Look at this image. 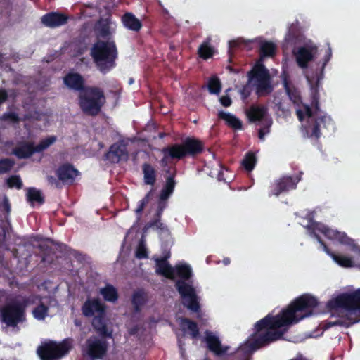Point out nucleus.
I'll return each mask as SVG.
<instances>
[{"label": "nucleus", "mask_w": 360, "mask_h": 360, "mask_svg": "<svg viewBox=\"0 0 360 360\" xmlns=\"http://www.w3.org/2000/svg\"><path fill=\"white\" fill-rule=\"evenodd\" d=\"M79 105L82 110L89 114L95 115L104 102L102 92L97 89L86 88L79 93Z\"/></svg>", "instance_id": "1"}, {"label": "nucleus", "mask_w": 360, "mask_h": 360, "mask_svg": "<svg viewBox=\"0 0 360 360\" xmlns=\"http://www.w3.org/2000/svg\"><path fill=\"white\" fill-rule=\"evenodd\" d=\"M70 349L68 342H56L47 340L41 344L37 354L41 360H57L65 355Z\"/></svg>", "instance_id": "2"}, {"label": "nucleus", "mask_w": 360, "mask_h": 360, "mask_svg": "<svg viewBox=\"0 0 360 360\" xmlns=\"http://www.w3.org/2000/svg\"><path fill=\"white\" fill-rule=\"evenodd\" d=\"M110 45L102 41H99L91 49V55L101 72L110 70Z\"/></svg>", "instance_id": "3"}, {"label": "nucleus", "mask_w": 360, "mask_h": 360, "mask_svg": "<svg viewBox=\"0 0 360 360\" xmlns=\"http://www.w3.org/2000/svg\"><path fill=\"white\" fill-rule=\"evenodd\" d=\"M1 317L2 321L8 326H15L24 319L22 306L17 303L6 305L2 309Z\"/></svg>", "instance_id": "4"}, {"label": "nucleus", "mask_w": 360, "mask_h": 360, "mask_svg": "<svg viewBox=\"0 0 360 360\" xmlns=\"http://www.w3.org/2000/svg\"><path fill=\"white\" fill-rule=\"evenodd\" d=\"M56 141L55 136H50L44 139H42L39 144L34 147L25 146L27 148L26 152L22 151L24 148H20L17 150V154L20 158H27L34 153H39L53 145Z\"/></svg>", "instance_id": "5"}, {"label": "nucleus", "mask_w": 360, "mask_h": 360, "mask_svg": "<svg viewBox=\"0 0 360 360\" xmlns=\"http://www.w3.org/2000/svg\"><path fill=\"white\" fill-rule=\"evenodd\" d=\"M83 314L86 316H91L105 314V306L99 300L94 299L86 301L82 307Z\"/></svg>", "instance_id": "6"}, {"label": "nucleus", "mask_w": 360, "mask_h": 360, "mask_svg": "<svg viewBox=\"0 0 360 360\" xmlns=\"http://www.w3.org/2000/svg\"><path fill=\"white\" fill-rule=\"evenodd\" d=\"M107 346L105 342L98 340L88 341V354L93 358H101L106 352Z\"/></svg>", "instance_id": "7"}, {"label": "nucleus", "mask_w": 360, "mask_h": 360, "mask_svg": "<svg viewBox=\"0 0 360 360\" xmlns=\"http://www.w3.org/2000/svg\"><path fill=\"white\" fill-rule=\"evenodd\" d=\"M67 17L60 13H52L44 15L41 22L48 27H57L65 24L67 22Z\"/></svg>", "instance_id": "8"}, {"label": "nucleus", "mask_w": 360, "mask_h": 360, "mask_svg": "<svg viewBox=\"0 0 360 360\" xmlns=\"http://www.w3.org/2000/svg\"><path fill=\"white\" fill-rule=\"evenodd\" d=\"M77 170L68 164L62 165L57 171L58 178L64 181L73 179L77 175Z\"/></svg>", "instance_id": "9"}, {"label": "nucleus", "mask_w": 360, "mask_h": 360, "mask_svg": "<svg viewBox=\"0 0 360 360\" xmlns=\"http://www.w3.org/2000/svg\"><path fill=\"white\" fill-rule=\"evenodd\" d=\"M65 84L70 89L79 90L83 86L84 80L77 73H70L64 78Z\"/></svg>", "instance_id": "10"}, {"label": "nucleus", "mask_w": 360, "mask_h": 360, "mask_svg": "<svg viewBox=\"0 0 360 360\" xmlns=\"http://www.w3.org/2000/svg\"><path fill=\"white\" fill-rule=\"evenodd\" d=\"M92 324L95 329L101 334L110 335V333L108 334L107 331V319L104 314L96 315L93 319Z\"/></svg>", "instance_id": "11"}, {"label": "nucleus", "mask_w": 360, "mask_h": 360, "mask_svg": "<svg viewBox=\"0 0 360 360\" xmlns=\"http://www.w3.org/2000/svg\"><path fill=\"white\" fill-rule=\"evenodd\" d=\"M27 199L32 205H41L44 200L41 193L35 188H29L27 189Z\"/></svg>", "instance_id": "12"}, {"label": "nucleus", "mask_w": 360, "mask_h": 360, "mask_svg": "<svg viewBox=\"0 0 360 360\" xmlns=\"http://www.w3.org/2000/svg\"><path fill=\"white\" fill-rule=\"evenodd\" d=\"M110 21L108 18L101 19L96 26V30L100 37H105L110 34Z\"/></svg>", "instance_id": "13"}, {"label": "nucleus", "mask_w": 360, "mask_h": 360, "mask_svg": "<svg viewBox=\"0 0 360 360\" xmlns=\"http://www.w3.org/2000/svg\"><path fill=\"white\" fill-rule=\"evenodd\" d=\"M32 314L35 319L42 320L47 315V308L44 304H40L33 310Z\"/></svg>", "instance_id": "14"}, {"label": "nucleus", "mask_w": 360, "mask_h": 360, "mask_svg": "<svg viewBox=\"0 0 360 360\" xmlns=\"http://www.w3.org/2000/svg\"><path fill=\"white\" fill-rule=\"evenodd\" d=\"M7 184L8 187L10 188H20L22 187V183L20 178L18 176H13L8 179Z\"/></svg>", "instance_id": "15"}, {"label": "nucleus", "mask_w": 360, "mask_h": 360, "mask_svg": "<svg viewBox=\"0 0 360 360\" xmlns=\"http://www.w3.org/2000/svg\"><path fill=\"white\" fill-rule=\"evenodd\" d=\"M13 165V162L6 159L0 161V174L4 173L10 170Z\"/></svg>", "instance_id": "16"}, {"label": "nucleus", "mask_w": 360, "mask_h": 360, "mask_svg": "<svg viewBox=\"0 0 360 360\" xmlns=\"http://www.w3.org/2000/svg\"><path fill=\"white\" fill-rule=\"evenodd\" d=\"M101 293L106 300H112V288L111 287H106L103 288L101 290Z\"/></svg>", "instance_id": "17"}, {"label": "nucleus", "mask_w": 360, "mask_h": 360, "mask_svg": "<svg viewBox=\"0 0 360 360\" xmlns=\"http://www.w3.org/2000/svg\"><path fill=\"white\" fill-rule=\"evenodd\" d=\"M3 120H8L11 122H15L18 121V117L15 114L9 113L4 115Z\"/></svg>", "instance_id": "18"}, {"label": "nucleus", "mask_w": 360, "mask_h": 360, "mask_svg": "<svg viewBox=\"0 0 360 360\" xmlns=\"http://www.w3.org/2000/svg\"><path fill=\"white\" fill-rule=\"evenodd\" d=\"M25 146L34 147V146H32V144H31V143H25V144L20 145V146H19L18 147H17V148H15V154L18 157H19V156L18 155V154H17V150H18V149H20V148H24L22 150V151H23V152H26V151H27V148H25Z\"/></svg>", "instance_id": "19"}, {"label": "nucleus", "mask_w": 360, "mask_h": 360, "mask_svg": "<svg viewBox=\"0 0 360 360\" xmlns=\"http://www.w3.org/2000/svg\"><path fill=\"white\" fill-rule=\"evenodd\" d=\"M7 97L6 93L5 91L0 90V103L6 100Z\"/></svg>", "instance_id": "20"}, {"label": "nucleus", "mask_w": 360, "mask_h": 360, "mask_svg": "<svg viewBox=\"0 0 360 360\" xmlns=\"http://www.w3.org/2000/svg\"><path fill=\"white\" fill-rule=\"evenodd\" d=\"M37 302L32 301L31 300H28L27 304H30L31 303H36V304H37V303H39L41 302L40 300H39V299H37Z\"/></svg>", "instance_id": "21"}, {"label": "nucleus", "mask_w": 360, "mask_h": 360, "mask_svg": "<svg viewBox=\"0 0 360 360\" xmlns=\"http://www.w3.org/2000/svg\"><path fill=\"white\" fill-rule=\"evenodd\" d=\"M110 155H111V153H110V151H109V152H108V153L105 155V160H108V159H109V158H110Z\"/></svg>", "instance_id": "22"}]
</instances>
